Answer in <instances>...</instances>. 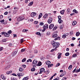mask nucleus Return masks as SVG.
I'll use <instances>...</instances> for the list:
<instances>
[{
    "instance_id": "0eeeda50",
    "label": "nucleus",
    "mask_w": 80,
    "mask_h": 80,
    "mask_svg": "<svg viewBox=\"0 0 80 80\" xmlns=\"http://www.w3.org/2000/svg\"><path fill=\"white\" fill-rule=\"evenodd\" d=\"M52 17H49L48 20V23H52Z\"/></svg>"
},
{
    "instance_id": "c85d7f7f",
    "label": "nucleus",
    "mask_w": 80,
    "mask_h": 80,
    "mask_svg": "<svg viewBox=\"0 0 80 80\" xmlns=\"http://www.w3.org/2000/svg\"><path fill=\"white\" fill-rule=\"evenodd\" d=\"M69 55H70V53H69V52H67L65 54V55L66 56H68Z\"/></svg>"
},
{
    "instance_id": "39448f33",
    "label": "nucleus",
    "mask_w": 80,
    "mask_h": 80,
    "mask_svg": "<svg viewBox=\"0 0 80 80\" xmlns=\"http://www.w3.org/2000/svg\"><path fill=\"white\" fill-rule=\"evenodd\" d=\"M18 52V49L15 50V51L12 53V56L13 57L14 55H15Z\"/></svg>"
},
{
    "instance_id": "ea45409f",
    "label": "nucleus",
    "mask_w": 80,
    "mask_h": 80,
    "mask_svg": "<svg viewBox=\"0 0 80 80\" xmlns=\"http://www.w3.org/2000/svg\"><path fill=\"white\" fill-rule=\"evenodd\" d=\"M27 62H32V60L31 59H29L28 60H27Z\"/></svg>"
},
{
    "instance_id": "412c9836",
    "label": "nucleus",
    "mask_w": 80,
    "mask_h": 80,
    "mask_svg": "<svg viewBox=\"0 0 80 80\" xmlns=\"http://www.w3.org/2000/svg\"><path fill=\"white\" fill-rule=\"evenodd\" d=\"M28 77H26L24 78H23L22 79L23 80H28Z\"/></svg>"
},
{
    "instance_id": "79ce46f5",
    "label": "nucleus",
    "mask_w": 80,
    "mask_h": 80,
    "mask_svg": "<svg viewBox=\"0 0 80 80\" xmlns=\"http://www.w3.org/2000/svg\"><path fill=\"white\" fill-rule=\"evenodd\" d=\"M7 41V40L5 39H3L2 41V42H5Z\"/></svg>"
},
{
    "instance_id": "c03bdc74",
    "label": "nucleus",
    "mask_w": 80,
    "mask_h": 80,
    "mask_svg": "<svg viewBox=\"0 0 80 80\" xmlns=\"http://www.w3.org/2000/svg\"><path fill=\"white\" fill-rule=\"evenodd\" d=\"M58 20H61V18H62V17H61L60 16H58Z\"/></svg>"
},
{
    "instance_id": "7c9ffc66",
    "label": "nucleus",
    "mask_w": 80,
    "mask_h": 80,
    "mask_svg": "<svg viewBox=\"0 0 80 80\" xmlns=\"http://www.w3.org/2000/svg\"><path fill=\"white\" fill-rule=\"evenodd\" d=\"M24 41H25V40H23V38L21 39V43H23V42H24Z\"/></svg>"
},
{
    "instance_id": "f03ea898",
    "label": "nucleus",
    "mask_w": 80,
    "mask_h": 80,
    "mask_svg": "<svg viewBox=\"0 0 80 80\" xmlns=\"http://www.w3.org/2000/svg\"><path fill=\"white\" fill-rule=\"evenodd\" d=\"M48 24H46L44 25L42 27L44 29L42 30V31L43 32H44L45 31V30L48 28Z\"/></svg>"
},
{
    "instance_id": "864d4df0",
    "label": "nucleus",
    "mask_w": 80,
    "mask_h": 80,
    "mask_svg": "<svg viewBox=\"0 0 80 80\" xmlns=\"http://www.w3.org/2000/svg\"><path fill=\"white\" fill-rule=\"evenodd\" d=\"M17 75L18 77H20V76H22V75H21V74H20V73L18 74Z\"/></svg>"
},
{
    "instance_id": "f704fd0d",
    "label": "nucleus",
    "mask_w": 80,
    "mask_h": 80,
    "mask_svg": "<svg viewBox=\"0 0 80 80\" xmlns=\"http://www.w3.org/2000/svg\"><path fill=\"white\" fill-rule=\"evenodd\" d=\"M38 66H41V65H42V62H38Z\"/></svg>"
},
{
    "instance_id": "a211bd4d",
    "label": "nucleus",
    "mask_w": 80,
    "mask_h": 80,
    "mask_svg": "<svg viewBox=\"0 0 80 80\" xmlns=\"http://www.w3.org/2000/svg\"><path fill=\"white\" fill-rule=\"evenodd\" d=\"M12 72V71H8L6 73L8 75H9L10 73H11Z\"/></svg>"
},
{
    "instance_id": "1a4fd4ad",
    "label": "nucleus",
    "mask_w": 80,
    "mask_h": 80,
    "mask_svg": "<svg viewBox=\"0 0 80 80\" xmlns=\"http://www.w3.org/2000/svg\"><path fill=\"white\" fill-rule=\"evenodd\" d=\"M54 27V25L53 24H51L49 26V29H52Z\"/></svg>"
},
{
    "instance_id": "c9c22d12",
    "label": "nucleus",
    "mask_w": 80,
    "mask_h": 80,
    "mask_svg": "<svg viewBox=\"0 0 80 80\" xmlns=\"http://www.w3.org/2000/svg\"><path fill=\"white\" fill-rule=\"evenodd\" d=\"M37 35H41V34L40 32H37L36 33Z\"/></svg>"
},
{
    "instance_id": "338daca9",
    "label": "nucleus",
    "mask_w": 80,
    "mask_h": 80,
    "mask_svg": "<svg viewBox=\"0 0 80 80\" xmlns=\"http://www.w3.org/2000/svg\"><path fill=\"white\" fill-rule=\"evenodd\" d=\"M53 76H52L51 78H50V80H52V79H53Z\"/></svg>"
},
{
    "instance_id": "ddd939ff",
    "label": "nucleus",
    "mask_w": 80,
    "mask_h": 80,
    "mask_svg": "<svg viewBox=\"0 0 80 80\" xmlns=\"http://www.w3.org/2000/svg\"><path fill=\"white\" fill-rule=\"evenodd\" d=\"M58 23H60H60H62L63 22V20L61 19H58Z\"/></svg>"
},
{
    "instance_id": "a19ab883",
    "label": "nucleus",
    "mask_w": 80,
    "mask_h": 80,
    "mask_svg": "<svg viewBox=\"0 0 80 80\" xmlns=\"http://www.w3.org/2000/svg\"><path fill=\"white\" fill-rule=\"evenodd\" d=\"M25 61H26V58H24L22 60V62H25Z\"/></svg>"
},
{
    "instance_id": "393cba45",
    "label": "nucleus",
    "mask_w": 80,
    "mask_h": 80,
    "mask_svg": "<svg viewBox=\"0 0 80 80\" xmlns=\"http://www.w3.org/2000/svg\"><path fill=\"white\" fill-rule=\"evenodd\" d=\"M73 12H74L75 13H78V11H77L76 9H74L73 10Z\"/></svg>"
},
{
    "instance_id": "4be33fe9",
    "label": "nucleus",
    "mask_w": 80,
    "mask_h": 80,
    "mask_svg": "<svg viewBox=\"0 0 80 80\" xmlns=\"http://www.w3.org/2000/svg\"><path fill=\"white\" fill-rule=\"evenodd\" d=\"M76 35L77 37H78L80 35V32H77Z\"/></svg>"
},
{
    "instance_id": "0e129e2a",
    "label": "nucleus",
    "mask_w": 80,
    "mask_h": 80,
    "mask_svg": "<svg viewBox=\"0 0 80 80\" xmlns=\"http://www.w3.org/2000/svg\"><path fill=\"white\" fill-rule=\"evenodd\" d=\"M2 50H3V47H1L0 48V51H2Z\"/></svg>"
},
{
    "instance_id": "de8ad7c7",
    "label": "nucleus",
    "mask_w": 80,
    "mask_h": 80,
    "mask_svg": "<svg viewBox=\"0 0 80 80\" xmlns=\"http://www.w3.org/2000/svg\"><path fill=\"white\" fill-rule=\"evenodd\" d=\"M4 21H5L4 19H2V20H0V22L1 23H3V22H4Z\"/></svg>"
},
{
    "instance_id": "f3484780",
    "label": "nucleus",
    "mask_w": 80,
    "mask_h": 80,
    "mask_svg": "<svg viewBox=\"0 0 80 80\" xmlns=\"http://www.w3.org/2000/svg\"><path fill=\"white\" fill-rule=\"evenodd\" d=\"M77 24V22L76 21H74L72 23V25H75Z\"/></svg>"
},
{
    "instance_id": "603ef678",
    "label": "nucleus",
    "mask_w": 80,
    "mask_h": 80,
    "mask_svg": "<svg viewBox=\"0 0 80 80\" xmlns=\"http://www.w3.org/2000/svg\"><path fill=\"white\" fill-rule=\"evenodd\" d=\"M3 15H1L0 16V19H2V18H3Z\"/></svg>"
},
{
    "instance_id": "7ed1b4c3",
    "label": "nucleus",
    "mask_w": 80,
    "mask_h": 80,
    "mask_svg": "<svg viewBox=\"0 0 80 80\" xmlns=\"http://www.w3.org/2000/svg\"><path fill=\"white\" fill-rule=\"evenodd\" d=\"M60 45V43L58 42H54L52 44L53 47H57L56 48H58Z\"/></svg>"
},
{
    "instance_id": "bf43d9fd",
    "label": "nucleus",
    "mask_w": 80,
    "mask_h": 80,
    "mask_svg": "<svg viewBox=\"0 0 80 80\" xmlns=\"http://www.w3.org/2000/svg\"><path fill=\"white\" fill-rule=\"evenodd\" d=\"M58 55L59 56H61V55H62V53H59L58 54Z\"/></svg>"
},
{
    "instance_id": "3c124183",
    "label": "nucleus",
    "mask_w": 80,
    "mask_h": 80,
    "mask_svg": "<svg viewBox=\"0 0 80 80\" xmlns=\"http://www.w3.org/2000/svg\"><path fill=\"white\" fill-rule=\"evenodd\" d=\"M27 31H28V30H27V29H23V30L22 32H27Z\"/></svg>"
},
{
    "instance_id": "6e6d98bb",
    "label": "nucleus",
    "mask_w": 80,
    "mask_h": 80,
    "mask_svg": "<svg viewBox=\"0 0 80 80\" xmlns=\"http://www.w3.org/2000/svg\"><path fill=\"white\" fill-rule=\"evenodd\" d=\"M11 79L12 80H17V79H16L15 78H12Z\"/></svg>"
},
{
    "instance_id": "680f3d73",
    "label": "nucleus",
    "mask_w": 80,
    "mask_h": 80,
    "mask_svg": "<svg viewBox=\"0 0 80 80\" xmlns=\"http://www.w3.org/2000/svg\"><path fill=\"white\" fill-rule=\"evenodd\" d=\"M58 58L59 59H60V58H61V56H59V55H58Z\"/></svg>"
},
{
    "instance_id": "72a5a7b5",
    "label": "nucleus",
    "mask_w": 80,
    "mask_h": 80,
    "mask_svg": "<svg viewBox=\"0 0 80 80\" xmlns=\"http://www.w3.org/2000/svg\"><path fill=\"white\" fill-rule=\"evenodd\" d=\"M46 74H48V73H50V71L48 70V71H46Z\"/></svg>"
},
{
    "instance_id": "a878e982",
    "label": "nucleus",
    "mask_w": 80,
    "mask_h": 80,
    "mask_svg": "<svg viewBox=\"0 0 80 80\" xmlns=\"http://www.w3.org/2000/svg\"><path fill=\"white\" fill-rule=\"evenodd\" d=\"M72 68V65H70L68 67V69L69 70H71Z\"/></svg>"
},
{
    "instance_id": "69168bd1",
    "label": "nucleus",
    "mask_w": 80,
    "mask_h": 80,
    "mask_svg": "<svg viewBox=\"0 0 80 80\" xmlns=\"http://www.w3.org/2000/svg\"><path fill=\"white\" fill-rule=\"evenodd\" d=\"M22 67H23L24 68H26V65H22Z\"/></svg>"
},
{
    "instance_id": "f8f14e48",
    "label": "nucleus",
    "mask_w": 80,
    "mask_h": 80,
    "mask_svg": "<svg viewBox=\"0 0 80 80\" xmlns=\"http://www.w3.org/2000/svg\"><path fill=\"white\" fill-rule=\"evenodd\" d=\"M38 61L36 60H34L32 62V64H37Z\"/></svg>"
},
{
    "instance_id": "6ab92c4d",
    "label": "nucleus",
    "mask_w": 80,
    "mask_h": 80,
    "mask_svg": "<svg viewBox=\"0 0 80 80\" xmlns=\"http://www.w3.org/2000/svg\"><path fill=\"white\" fill-rule=\"evenodd\" d=\"M60 40V37H58L57 38H54V40Z\"/></svg>"
},
{
    "instance_id": "a18cd8bd",
    "label": "nucleus",
    "mask_w": 80,
    "mask_h": 80,
    "mask_svg": "<svg viewBox=\"0 0 80 80\" xmlns=\"http://www.w3.org/2000/svg\"><path fill=\"white\" fill-rule=\"evenodd\" d=\"M8 33L9 34H11L12 33V31L10 30L8 32Z\"/></svg>"
},
{
    "instance_id": "2eb2a0df",
    "label": "nucleus",
    "mask_w": 80,
    "mask_h": 80,
    "mask_svg": "<svg viewBox=\"0 0 80 80\" xmlns=\"http://www.w3.org/2000/svg\"><path fill=\"white\" fill-rule=\"evenodd\" d=\"M64 12H65L64 10H63L60 12V13L62 15H63L64 14Z\"/></svg>"
},
{
    "instance_id": "052dcab7",
    "label": "nucleus",
    "mask_w": 80,
    "mask_h": 80,
    "mask_svg": "<svg viewBox=\"0 0 80 80\" xmlns=\"http://www.w3.org/2000/svg\"><path fill=\"white\" fill-rule=\"evenodd\" d=\"M8 14V12H6L4 13V15H7Z\"/></svg>"
},
{
    "instance_id": "aec40b11",
    "label": "nucleus",
    "mask_w": 80,
    "mask_h": 80,
    "mask_svg": "<svg viewBox=\"0 0 80 80\" xmlns=\"http://www.w3.org/2000/svg\"><path fill=\"white\" fill-rule=\"evenodd\" d=\"M1 78L3 79V80H5V77L3 76V75H2L1 76Z\"/></svg>"
},
{
    "instance_id": "dca6fc26",
    "label": "nucleus",
    "mask_w": 80,
    "mask_h": 80,
    "mask_svg": "<svg viewBox=\"0 0 80 80\" xmlns=\"http://www.w3.org/2000/svg\"><path fill=\"white\" fill-rule=\"evenodd\" d=\"M42 13H41L39 15L38 19H40V18H41V17H42Z\"/></svg>"
},
{
    "instance_id": "9d476101",
    "label": "nucleus",
    "mask_w": 80,
    "mask_h": 80,
    "mask_svg": "<svg viewBox=\"0 0 80 80\" xmlns=\"http://www.w3.org/2000/svg\"><path fill=\"white\" fill-rule=\"evenodd\" d=\"M48 16L47 14H46L43 16V18L44 19H45L46 18H48Z\"/></svg>"
},
{
    "instance_id": "37998d69",
    "label": "nucleus",
    "mask_w": 80,
    "mask_h": 80,
    "mask_svg": "<svg viewBox=\"0 0 80 80\" xmlns=\"http://www.w3.org/2000/svg\"><path fill=\"white\" fill-rule=\"evenodd\" d=\"M66 37H66L65 34L62 36V38H66Z\"/></svg>"
},
{
    "instance_id": "4468645a",
    "label": "nucleus",
    "mask_w": 80,
    "mask_h": 80,
    "mask_svg": "<svg viewBox=\"0 0 80 80\" xmlns=\"http://www.w3.org/2000/svg\"><path fill=\"white\" fill-rule=\"evenodd\" d=\"M58 36V35L57 34H54L52 36V38H56V37Z\"/></svg>"
},
{
    "instance_id": "9b49d317",
    "label": "nucleus",
    "mask_w": 80,
    "mask_h": 80,
    "mask_svg": "<svg viewBox=\"0 0 80 80\" xmlns=\"http://www.w3.org/2000/svg\"><path fill=\"white\" fill-rule=\"evenodd\" d=\"M4 36L5 37H9V36H10V34H9L8 33H7L6 32H5Z\"/></svg>"
},
{
    "instance_id": "e2e57ef3",
    "label": "nucleus",
    "mask_w": 80,
    "mask_h": 80,
    "mask_svg": "<svg viewBox=\"0 0 80 80\" xmlns=\"http://www.w3.org/2000/svg\"><path fill=\"white\" fill-rule=\"evenodd\" d=\"M75 39H76V38H72V40H75Z\"/></svg>"
},
{
    "instance_id": "2f4dec72",
    "label": "nucleus",
    "mask_w": 80,
    "mask_h": 80,
    "mask_svg": "<svg viewBox=\"0 0 80 80\" xmlns=\"http://www.w3.org/2000/svg\"><path fill=\"white\" fill-rule=\"evenodd\" d=\"M80 72V68H79V69H77L76 71V73L77 72Z\"/></svg>"
},
{
    "instance_id": "8fccbe9b",
    "label": "nucleus",
    "mask_w": 80,
    "mask_h": 80,
    "mask_svg": "<svg viewBox=\"0 0 80 80\" xmlns=\"http://www.w3.org/2000/svg\"><path fill=\"white\" fill-rule=\"evenodd\" d=\"M67 79V78L66 77H64L62 78V80H66Z\"/></svg>"
},
{
    "instance_id": "58836bf2",
    "label": "nucleus",
    "mask_w": 80,
    "mask_h": 80,
    "mask_svg": "<svg viewBox=\"0 0 80 80\" xmlns=\"http://www.w3.org/2000/svg\"><path fill=\"white\" fill-rule=\"evenodd\" d=\"M19 70L20 72H22V71H23V70H22V69L21 68H19Z\"/></svg>"
},
{
    "instance_id": "423d86ee",
    "label": "nucleus",
    "mask_w": 80,
    "mask_h": 80,
    "mask_svg": "<svg viewBox=\"0 0 80 80\" xmlns=\"http://www.w3.org/2000/svg\"><path fill=\"white\" fill-rule=\"evenodd\" d=\"M40 72H39V74H41L42 73V72H44L45 73V68H41L40 70Z\"/></svg>"
},
{
    "instance_id": "5fc2aeb1",
    "label": "nucleus",
    "mask_w": 80,
    "mask_h": 80,
    "mask_svg": "<svg viewBox=\"0 0 80 80\" xmlns=\"http://www.w3.org/2000/svg\"><path fill=\"white\" fill-rule=\"evenodd\" d=\"M56 50V49H52V50H51V52H53V51H54V50Z\"/></svg>"
},
{
    "instance_id": "5701e85b",
    "label": "nucleus",
    "mask_w": 80,
    "mask_h": 80,
    "mask_svg": "<svg viewBox=\"0 0 80 80\" xmlns=\"http://www.w3.org/2000/svg\"><path fill=\"white\" fill-rule=\"evenodd\" d=\"M31 71H32V72H34L35 71V68H32L31 69Z\"/></svg>"
},
{
    "instance_id": "774afa93",
    "label": "nucleus",
    "mask_w": 80,
    "mask_h": 80,
    "mask_svg": "<svg viewBox=\"0 0 80 80\" xmlns=\"http://www.w3.org/2000/svg\"><path fill=\"white\" fill-rule=\"evenodd\" d=\"M64 35L66 36H66H68V33H66Z\"/></svg>"
},
{
    "instance_id": "f257e3e1",
    "label": "nucleus",
    "mask_w": 80,
    "mask_h": 80,
    "mask_svg": "<svg viewBox=\"0 0 80 80\" xmlns=\"http://www.w3.org/2000/svg\"><path fill=\"white\" fill-rule=\"evenodd\" d=\"M51 62L49 61H47L46 62V64L47 65H48V68H50V67H52V66H53V64H51Z\"/></svg>"
},
{
    "instance_id": "4d7b16f0",
    "label": "nucleus",
    "mask_w": 80,
    "mask_h": 80,
    "mask_svg": "<svg viewBox=\"0 0 80 80\" xmlns=\"http://www.w3.org/2000/svg\"><path fill=\"white\" fill-rule=\"evenodd\" d=\"M38 23V22L37 21H36L34 22V24H37Z\"/></svg>"
},
{
    "instance_id": "13d9d810",
    "label": "nucleus",
    "mask_w": 80,
    "mask_h": 80,
    "mask_svg": "<svg viewBox=\"0 0 80 80\" xmlns=\"http://www.w3.org/2000/svg\"><path fill=\"white\" fill-rule=\"evenodd\" d=\"M76 68H75L72 71L73 73H75V71H76Z\"/></svg>"
},
{
    "instance_id": "473e14b6",
    "label": "nucleus",
    "mask_w": 80,
    "mask_h": 80,
    "mask_svg": "<svg viewBox=\"0 0 80 80\" xmlns=\"http://www.w3.org/2000/svg\"><path fill=\"white\" fill-rule=\"evenodd\" d=\"M67 13H70V9L68 8L67 9Z\"/></svg>"
},
{
    "instance_id": "6e6552de",
    "label": "nucleus",
    "mask_w": 80,
    "mask_h": 80,
    "mask_svg": "<svg viewBox=\"0 0 80 80\" xmlns=\"http://www.w3.org/2000/svg\"><path fill=\"white\" fill-rule=\"evenodd\" d=\"M35 15H36V13L34 12H32L31 14V17H35Z\"/></svg>"
},
{
    "instance_id": "4c0bfd02",
    "label": "nucleus",
    "mask_w": 80,
    "mask_h": 80,
    "mask_svg": "<svg viewBox=\"0 0 80 80\" xmlns=\"http://www.w3.org/2000/svg\"><path fill=\"white\" fill-rule=\"evenodd\" d=\"M57 27H54L53 28L52 30H53V31L55 30H56V29H57Z\"/></svg>"
},
{
    "instance_id": "b1692460",
    "label": "nucleus",
    "mask_w": 80,
    "mask_h": 80,
    "mask_svg": "<svg viewBox=\"0 0 80 80\" xmlns=\"http://www.w3.org/2000/svg\"><path fill=\"white\" fill-rule=\"evenodd\" d=\"M33 2H31L29 3V4H28V6H32V5H33Z\"/></svg>"
},
{
    "instance_id": "cd10ccee",
    "label": "nucleus",
    "mask_w": 80,
    "mask_h": 80,
    "mask_svg": "<svg viewBox=\"0 0 80 80\" xmlns=\"http://www.w3.org/2000/svg\"><path fill=\"white\" fill-rule=\"evenodd\" d=\"M60 63H58L57 64L55 67H58L59 66H60Z\"/></svg>"
},
{
    "instance_id": "49530a36",
    "label": "nucleus",
    "mask_w": 80,
    "mask_h": 80,
    "mask_svg": "<svg viewBox=\"0 0 80 80\" xmlns=\"http://www.w3.org/2000/svg\"><path fill=\"white\" fill-rule=\"evenodd\" d=\"M77 57V54H74L72 55V57Z\"/></svg>"
},
{
    "instance_id": "bb28decb",
    "label": "nucleus",
    "mask_w": 80,
    "mask_h": 80,
    "mask_svg": "<svg viewBox=\"0 0 80 80\" xmlns=\"http://www.w3.org/2000/svg\"><path fill=\"white\" fill-rule=\"evenodd\" d=\"M63 28V25H60L59 28L60 29H62Z\"/></svg>"
},
{
    "instance_id": "c756f323",
    "label": "nucleus",
    "mask_w": 80,
    "mask_h": 80,
    "mask_svg": "<svg viewBox=\"0 0 80 80\" xmlns=\"http://www.w3.org/2000/svg\"><path fill=\"white\" fill-rule=\"evenodd\" d=\"M39 25L41 26L43 25H44V23L43 22H41L39 23Z\"/></svg>"
},
{
    "instance_id": "09e8293b",
    "label": "nucleus",
    "mask_w": 80,
    "mask_h": 80,
    "mask_svg": "<svg viewBox=\"0 0 80 80\" xmlns=\"http://www.w3.org/2000/svg\"><path fill=\"white\" fill-rule=\"evenodd\" d=\"M34 53H38V50H34Z\"/></svg>"
},
{
    "instance_id": "e433bc0d",
    "label": "nucleus",
    "mask_w": 80,
    "mask_h": 80,
    "mask_svg": "<svg viewBox=\"0 0 80 80\" xmlns=\"http://www.w3.org/2000/svg\"><path fill=\"white\" fill-rule=\"evenodd\" d=\"M25 49L22 48L21 49V52H25Z\"/></svg>"
},
{
    "instance_id": "20e7f679",
    "label": "nucleus",
    "mask_w": 80,
    "mask_h": 80,
    "mask_svg": "<svg viewBox=\"0 0 80 80\" xmlns=\"http://www.w3.org/2000/svg\"><path fill=\"white\" fill-rule=\"evenodd\" d=\"M24 19V17L23 16H20L18 18V21L20 22L22 21Z\"/></svg>"
}]
</instances>
